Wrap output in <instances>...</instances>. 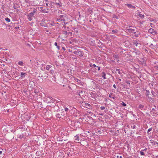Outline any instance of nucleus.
I'll use <instances>...</instances> for the list:
<instances>
[{
    "mask_svg": "<svg viewBox=\"0 0 158 158\" xmlns=\"http://www.w3.org/2000/svg\"><path fill=\"white\" fill-rule=\"evenodd\" d=\"M85 105L86 107L87 108H88L89 109H91V107H92L88 103H85Z\"/></svg>",
    "mask_w": 158,
    "mask_h": 158,
    "instance_id": "12",
    "label": "nucleus"
},
{
    "mask_svg": "<svg viewBox=\"0 0 158 158\" xmlns=\"http://www.w3.org/2000/svg\"><path fill=\"white\" fill-rule=\"evenodd\" d=\"M73 53L81 57H82L84 55L83 52L82 51H81L80 49H77V50H75Z\"/></svg>",
    "mask_w": 158,
    "mask_h": 158,
    "instance_id": "1",
    "label": "nucleus"
},
{
    "mask_svg": "<svg viewBox=\"0 0 158 158\" xmlns=\"http://www.w3.org/2000/svg\"><path fill=\"white\" fill-rule=\"evenodd\" d=\"M56 47L59 50L60 49V47L59 46H56Z\"/></svg>",
    "mask_w": 158,
    "mask_h": 158,
    "instance_id": "37",
    "label": "nucleus"
},
{
    "mask_svg": "<svg viewBox=\"0 0 158 158\" xmlns=\"http://www.w3.org/2000/svg\"><path fill=\"white\" fill-rule=\"evenodd\" d=\"M58 2H53V3L56 4L58 5L60 7H61L62 6L61 3L59 0H58Z\"/></svg>",
    "mask_w": 158,
    "mask_h": 158,
    "instance_id": "10",
    "label": "nucleus"
},
{
    "mask_svg": "<svg viewBox=\"0 0 158 158\" xmlns=\"http://www.w3.org/2000/svg\"><path fill=\"white\" fill-rule=\"evenodd\" d=\"M68 155L69 156H70V155H71V154H68Z\"/></svg>",
    "mask_w": 158,
    "mask_h": 158,
    "instance_id": "51",
    "label": "nucleus"
},
{
    "mask_svg": "<svg viewBox=\"0 0 158 158\" xmlns=\"http://www.w3.org/2000/svg\"><path fill=\"white\" fill-rule=\"evenodd\" d=\"M150 143H152V145H156L157 146V145L158 144V142H156L154 140H152V139L150 140Z\"/></svg>",
    "mask_w": 158,
    "mask_h": 158,
    "instance_id": "7",
    "label": "nucleus"
},
{
    "mask_svg": "<svg viewBox=\"0 0 158 158\" xmlns=\"http://www.w3.org/2000/svg\"><path fill=\"white\" fill-rule=\"evenodd\" d=\"M74 139L77 141H79L80 140L79 137V135H77L74 137Z\"/></svg>",
    "mask_w": 158,
    "mask_h": 158,
    "instance_id": "11",
    "label": "nucleus"
},
{
    "mask_svg": "<svg viewBox=\"0 0 158 158\" xmlns=\"http://www.w3.org/2000/svg\"><path fill=\"white\" fill-rule=\"evenodd\" d=\"M119 80L120 81H121V79H119Z\"/></svg>",
    "mask_w": 158,
    "mask_h": 158,
    "instance_id": "52",
    "label": "nucleus"
},
{
    "mask_svg": "<svg viewBox=\"0 0 158 158\" xmlns=\"http://www.w3.org/2000/svg\"><path fill=\"white\" fill-rule=\"evenodd\" d=\"M73 124H75V123H74V122L73 123H72L71 125H72V126H74Z\"/></svg>",
    "mask_w": 158,
    "mask_h": 158,
    "instance_id": "48",
    "label": "nucleus"
},
{
    "mask_svg": "<svg viewBox=\"0 0 158 158\" xmlns=\"http://www.w3.org/2000/svg\"><path fill=\"white\" fill-rule=\"evenodd\" d=\"M48 3H46V6H47V7L48 6Z\"/></svg>",
    "mask_w": 158,
    "mask_h": 158,
    "instance_id": "44",
    "label": "nucleus"
},
{
    "mask_svg": "<svg viewBox=\"0 0 158 158\" xmlns=\"http://www.w3.org/2000/svg\"><path fill=\"white\" fill-rule=\"evenodd\" d=\"M64 110L65 111H68L69 110V111H70V110H69V109L67 107H65L64 108Z\"/></svg>",
    "mask_w": 158,
    "mask_h": 158,
    "instance_id": "29",
    "label": "nucleus"
},
{
    "mask_svg": "<svg viewBox=\"0 0 158 158\" xmlns=\"http://www.w3.org/2000/svg\"><path fill=\"white\" fill-rule=\"evenodd\" d=\"M152 130V127H151V128H149L148 130V131H147V133L148 134L149 132L151 131Z\"/></svg>",
    "mask_w": 158,
    "mask_h": 158,
    "instance_id": "27",
    "label": "nucleus"
},
{
    "mask_svg": "<svg viewBox=\"0 0 158 158\" xmlns=\"http://www.w3.org/2000/svg\"><path fill=\"white\" fill-rule=\"evenodd\" d=\"M16 29H19V27H15Z\"/></svg>",
    "mask_w": 158,
    "mask_h": 158,
    "instance_id": "50",
    "label": "nucleus"
},
{
    "mask_svg": "<svg viewBox=\"0 0 158 158\" xmlns=\"http://www.w3.org/2000/svg\"><path fill=\"white\" fill-rule=\"evenodd\" d=\"M48 1V0H44V2H47Z\"/></svg>",
    "mask_w": 158,
    "mask_h": 158,
    "instance_id": "42",
    "label": "nucleus"
},
{
    "mask_svg": "<svg viewBox=\"0 0 158 158\" xmlns=\"http://www.w3.org/2000/svg\"><path fill=\"white\" fill-rule=\"evenodd\" d=\"M2 151H0V155L2 154Z\"/></svg>",
    "mask_w": 158,
    "mask_h": 158,
    "instance_id": "49",
    "label": "nucleus"
},
{
    "mask_svg": "<svg viewBox=\"0 0 158 158\" xmlns=\"http://www.w3.org/2000/svg\"><path fill=\"white\" fill-rule=\"evenodd\" d=\"M116 70L118 72V73L119 74H120V69H116Z\"/></svg>",
    "mask_w": 158,
    "mask_h": 158,
    "instance_id": "33",
    "label": "nucleus"
},
{
    "mask_svg": "<svg viewBox=\"0 0 158 158\" xmlns=\"http://www.w3.org/2000/svg\"><path fill=\"white\" fill-rule=\"evenodd\" d=\"M75 80L78 83H80L81 82V80L78 79L77 78H76L75 79Z\"/></svg>",
    "mask_w": 158,
    "mask_h": 158,
    "instance_id": "26",
    "label": "nucleus"
},
{
    "mask_svg": "<svg viewBox=\"0 0 158 158\" xmlns=\"http://www.w3.org/2000/svg\"><path fill=\"white\" fill-rule=\"evenodd\" d=\"M151 25H152V23H151Z\"/></svg>",
    "mask_w": 158,
    "mask_h": 158,
    "instance_id": "58",
    "label": "nucleus"
},
{
    "mask_svg": "<svg viewBox=\"0 0 158 158\" xmlns=\"http://www.w3.org/2000/svg\"><path fill=\"white\" fill-rule=\"evenodd\" d=\"M152 110L154 112H155L156 111V110L155 109V108H152Z\"/></svg>",
    "mask_w": 158,
    "mask_h": 158,
    "instance_id": "34",
    "label": "nucleus"
},
{
    "mask_svg": "<svg viewBox=\"0 0 158 158\" xmlns=\"http://www.w3.org/2000/svg\"><path fill=\"white\" fill-rule=\"evenodd\" d=\"M35 12V11L34 10L33 12H31L27 15V19L29 21H31L32 20Z\"/></svg>",
    "mask_w": 158,
    "mask_h": 158,
    "instance_id": "2",
    "label": "nucleus"
},
{
    "mask_svg": "<svg viewBox=\"0 0 158 158\" xmlns=\"http://www.w3.org/2000/svg\"><path fill=\"white\" fill-rule=\"evenodd\" d=\"M136 126L134 125H133L131 126V127L132 129H135L136 128Z\"/></svg>",
    "mask_w": 158,
    "mask_h": 158,
    "instance_id": "25",
    "label": "nucleus"
},
{
    "mask_svg": "<svg viewBox=\"0 0 158 158\" xmlns=\"http://www.w3.org/2000/svg\"><path fill=\"white\" fill-rule=\"evenodd\" d=\"M139 17L142 19L144 18V16L143 15H142L140 14H139Z\"/></svg>",
    "mask_w": 158,
    "mask_h": 158,
    "instance_id": "22",
    "label": "nucleus"
},
{
    "mask_svg": "<svg viewBox=\"0 0 158 158\" xmlns=\"http://www.w3.org/2000/svg\"><path fill=\"white\" fill-rule=\"evenodd\" d=\"M52 67V66L50 65H48L46 66V69L47 70H50Z\"/></svg>",
    "mask_w": 158,
    "mask_h": 158,
    "instance_id": "14",
    "label": "nucleus"
},
{
    "mask_svg": "<svg viewBox=\"0 0 158 158\" xmlns=\"http://www.w3.org/2000/svg\"><path fill=\"white\" fill-rule=\"evenodd\" d=\"M121 104L123 106H126V103H125L124 102H123L121 103Z\"/></svg>",
    "mask_w": 158,
    "mask_h": 158,
    "instance_id": "30",
    "label": "nucleus"
},
{
    "mask_svg": "<svg viewBox=\"0 0 158 158\" xmlns=\"http://www.w3.org/2000/svg\"><path fill=\"white\" fill-rule=\"evenodd\" d=\"M63 17H64L63 15H60V18H62Z\"/></svg>",
    "mask_w": 158,
    "mask_h": 158,
    "instance_id": "40",
    "label": "nucleus"
},
{
    "mask_svg": "<svg viewBox=\"0 0 158 158\" xmlns=\"http://www.w3.org/2000/svg\"><path fill=\"white\" fill-rule=\"evenodd\" d=\"M109 96L110 97H111V96H110V95H109Z\"/></svg>",
    "mask_w": 158,
    "mask_h": 158,
    "instance_id": "53",
    "label": "nucleus"
},
{
    "mask_svg": "<svg viewBox=\"0 0 158 158\" xmlns=\"http://www.w3.org/2000/svg\"><path fill=\"white\" fill-rule=\"evenodd\" d=\"M138 108L142 110H143L145 109L144 106L141 104H139V105L138 106Z\"/></svg>",
    "mask_w": 158,
    "mask_h": 158,
    "instance_id": "8",
    "label": "nucleus"
},
{
    "mask_svg": "<svg viewBox=\"0 0 158 158\" xmlns=\"http://www.w3.org/2000/svg\"><path fill=\"white\" fill-rule=\"evenodd\" d=\"M26 73L22 72H21V77L23 78L25 77Z\"/></svg>",
    "mask_w": 158,
    "mask_h": 158,
    "instance_id": "17",
    "label": "nucleus"
},
{
    "mask_svg": "<svg viewBox=\"0 0 158 158\" xmlns=\"http://www.w3.org/2000/svg\"><path fill=\"white\" fill-rule=\"evenodd\" d=\"M125 5L130 8L135 9V6H133L131 4H125Z\"/></svg>",
    "mask_w": 158,
    "mask_h": 158,
    "instance_id": "6",
    "label": "nucleus"
},
{
    "mask_svg": "<svg viewBox=\"0 0 158 158\" xmlns=\"http://www.w3.org/2000/svg\"><path fill=\"white\" fill-rule=\"evenodd\" d=\"M143 152V151L142 150H141V151H140V154L142 156H143L145 155L144 152Z\"/></svg>",
    "mask_w": 158,
    "mask_h": 158,
    "instance_id": "24",
    "label": "nucleus"
},
{
    "mask_svg": "<svg viewBox=\"0 0 158 158\" xmlns=\"http://www.w3.org/2000/svg\"><path fill=\"white\" fill-rule=\"evenodd\" d=\"M97 67L98 68V71H99L100 70V67H99L98 66H97Z\"/></svg>",
    "mask_w": 158,
    "mask_h": 158,
    "instance_id": "36",
    "label": "nucleus"
},
{
    "mask_svg": "<svg viewBox=\"0 0 158 158\" xmlns=\"http://www.w3.org/2000/svg\"><path fill=\"white\" fill-rule=\"evenodd\" d=\"M147 149V148H146L142 150L143 151H146Z\"/></svg>",
    "mask_w": 158,
    "mask_h": 158,
    "instance_id": "45",
    "label": "nucleus"
},
{
    "mask_svg": "<svg viewBox=\"0 0 158 158\" xmlns=\"http://www.w3.org/2000/svg\"><path fill=\"white\" fill-rule=\"evenodd\" d=\"M146 96H149V94H150L149 91L148 90H146Z\"/></svg>",
    "mask_w": 158,
    "mask_h": 158,
    "instance_id": "23",
    "label": "nucleus"
},
{
    "mask_svg": "<svg viewBox=\"0 0 158 158\" xmlns=\"http://www.w3.org/2000/svg\"><path fill=\"white\" fill-rule=\"evenodd\" d=\"M148 32L150 33H152L153 35H155L157 34L156 31H155L154 29L152 28H150L149 29Z\"/></svg>",
    "mask_w": 158,
    "mask_h": 158,
    "instance_id": "4",
    "label": "nucleus"
},
{
    "mask_svg": "<svg viewBox=\"0 0 158 158\" xmlns=\"http://www.w3.org/2000/svg\"><path fill=\"white\" fill-rule=\"evenodd\" d=\"M54 45L55 46H57V43L56 42H55V44H54Z\"/></svg>",
    "mask_w": 158,
    "mask_h": 158,
    "instance_id": "39",
    "label": "nucleus"
},
{
    "mask_svg": "<svg viewBox=\"0 0 158 158\" xmlns=\"http://www.w3.org/2000/svg\"><path fill=\"white\" fill-rule=\"evenodd\" d=\"M49 5H50V6H52V4H50Z\"/></svg>",
    "mask_w": 158,
    "mask_h": 158,
    "instance_id": "54",
    "label": "nucleus"
},
{
    "mask_svg": "<svg viewBox=\"0 0 158 158\" xmlns=\"http://www.w3.org/2000/svg\"><path fill=\"white\" fill-rule=\"evenodd\" d=\"M64 34H65L66 35L67 34V31H64Z\"/></svg>",
    "mask_w": 158,
    "mask_h": 158,
    "instance_id": "43",
    "label": "nucleus"
},
{
    "mask_svg": "<svg viewBox=\"0 0 158 158\" xmlns=\"http://www.w3.org/2000/svg\"><path fill=\"white\" fill-rule=\"evenodd\" d=\"M154 106L155 107V108H156V106Z\"/></svg>",
    "mask_w": 158,
    "mask_h": 158,
    "instance_id": "55",
    "label": "nucleus"
},
{
    "mask_svg": "<svg viewBox=\"0 0 158 158\" xmlns=\"http://www.w3.org/2000/svg\"><path fill=\"white\" fill-rule=\"evenodd\" d=\"M157 68H158V66L157 67Z\"/></svg>",
    "mask_w": 158,
    "mask_h": 158,
    "instance_id": "59",
    "label": "nucleus"
},
{
    "mask_svg": "<svg viewBox=\"0 0 158 158\" xmlns=\"http://www.w3.org/2000/svg\"><path fill=\"white\" fill-rule=\"evenodd\" d=\"M113 57H114L115 59H118L119 58L118 55L117 54H115L113 55Z\"/></svg>",
    "mask_w": 158,
    "mask_h": 158,
    "instance_id": "15",
    "label": "nucleus"
},
{
    "mask_svg": "<svg viewBox=\"0 0 158 158\" xmlns=\"http://www.w3.org/2000/svg\"><path fill=\"white\" fill-rule=\"evenodd\" d=\"M151 93L152 94V95H154V93H155V92L153 91V90H152V91H151Z\"/></svg>",
    "mask_w": 158,
    "mask_h": 158,
    "instance_id": "35",
    "label": "nucleus"
},
{
    "mask_svg": "<svg viewBox=\"0 0 158 158\" xmlns=\"http://www.w3.org/2000/svg\"><path fill=\"white\" fill-rule=\"evenodd\" d=\"M40 9L42 10V12L43 13H48V12L46 11L45 9H44L43 7H41Z\"/></svg>",
    "mask_w": 158,
    "mask_h": 158,
    "instance_id": "16",
    "label": "nucleus"
},
{
    "mask_svg": "<svg viewBox=\"0 0 158 158\" xmlns=\"http://www.w3.org/2000/svg\"><path fill=\"white\" fill-rule=\"evenodd\" d=\"M133 44H135L136 47H138L140 48L141 46V44L140 43H138L137 41L135 40L133 42Z\"/></svg>",
    "mask_w": 158,
    "mask_h": 158,
    "instance_id": "5",
    "label": "nucleus"
},
{
    "mask_svg": "<svg viewBox=\"0 0 158 158\" xmlns=\"http://www.w3.org/2000/svg\"><path fill=\"white\" fill-rule=\"evenodd\" d=\"M5 20L7 22H10V19H9L8 17H6L5 19Z\"/></svg>",
    "mask_w": 158,
    "mask_h": 158,
    "instance_id": "20",
    "label": "nucleus"
},
{
    "mask_svg": "<svg viewBox=\"0 0 158 158\" xmlns=\"http://www.w3.org/2000/svg\"><path fill=\"white\" fill-rule=\"evenodd\" d=\"M148 100L149 102H151L153 103L154 102V100L153 98H152L151 97L148 96Z\"/></svg>",
    "mask_w": 158,
    "mask_h": 158,
    "instance_id": "9",
    "label": "nucleus"
},
{
    "mask_svg": "<svg viewBox=\"0 0 158 158\" xmlns=\"http://www.w3.org/2000/svg\"><path fill=\"white\" fill-rule=\"evenodd\" d=\"M61 115H62L61 114L60 115L58 113L56 114V116L57 118H60L61 117Z\"/></svg>",
    "mask_w": 158,
    "mask_h": 158,
    "instance_id": "21",
    "label": "nucleus"
},
{
    "mask_svg": "<svg viewBox=\"0 0 158 158\" xmlns=\"http://www.w3.org/2000/svg\"><path fill=\"white\" fill-rule=\"evenodd\" d=\"M112 33L113 34H115L117 32V31L116 30H112Z\"/></svg>",
    "mask_w": 158,
    "mask_h": 158,
    "instance_id": "28",
    "label": "nucleus"
},
{
    "mask_svg": "<svg viewBox=\"0 0 158 158\" xmlns=\"http://www.w3.org/2000/svg\"><path fill=\"white\" fill-rule=\"evenodd\" d=\"M100 109L101 110H103L105 109V107L103 106H101L100 107Z\"/></svg>",
    "mask_w": 158,
    "mask_h": 158,
    "instance_id": "31",
    "label": "nucleus"
},
{
    "mask_svg": "<svg viewBox=\"0 0 158 158\" xmlns=\"http://www.w3.org/2000/svg\"><path fill=\"white\" fill-rule=\"evenodd\" d=\"M134 28V27H133ZM128 31L130 33H133L135 34H136V32H137V31H135V28H129L127 29Z\"/></svg>",
    "mask_w": 158,
    "mask_h": 158,
    "instance_id": "3",
    "label": "nucleus"
},
{
    "mask_svg": "<svg viewBox=\"0 0 158 158\" xmlns=\"http://www.w3.org/2000/svg\"><path fill=\"white\" fill-rule=\"evenodd\" d=\"M49 99H50V101H48V102H54V100L53 99L52 97H49Z\"/></svg>",
    "mask_w": 158,
    "mask_h": 158,
    "instance_id": "19",
    "label": "nucleus"
},
{
    "mask_svg": "<svg viewBox=\"0 0 158 158\" xmlns=\"http://www.w3.org/2000/svg\"><path fill=\"white\" fill-rule=\"evenodd\" d=\"M62 49L64 51H65L66 50V49L65 47H62Z\"/></svg>",
    "mask_w": 158,
    "mask_h": 158,
    "instance_id": "38",
    "label": "nucleus"
},
{
    "mask_svg": "<svg viewBox=\"0 0 158 158\" xmlns=\"http://www.w3.org/2000/svg\"><path fill=\"white\" fill-rule=\"evenodd\" d=\"M101 75L102 77H103L104 79H106V74L104 72H102L101 73Z\"/></svg>",
    "mask_w": 158,
    "mask_h": 158,
    "instance_id": "13",
    "label": "nucleus"
},
{
    "mask_svg": "<svg viewBox=\"0 0 158 158\" xmlns=\"http://www.w3.org/2000/svg\"><path fill=\"white\" fill-rule=\"evenodd\" d=\"M93 66H94V67H97V66H96L95 65V64H93Z\"/></svg>",
    "mask_w": 158,
    "mask_h": 158,
    "instance_id": "47",
    "label": "nucleus"
},
{
    "mask_svg": "<svg viewBox=\"0 0 158 158\" xmlns=\"http://www.w3.org/2000/svg\"><path fill=\"white\" fill-rule=\"evenodd\" d=\"M18 64L19 65L21 66H24L23 62L22 61H19L18 62Z\"/></svg>",
    "mask_w": 158,
    "mask_h": 158,
    "instance_id": "18",
    "label": "nucleus"
},
{
    "mask_svg": "<svg viewBox=\"0 0 158 158\" xmlns=\"http://www.w3.org/2000/svg\"><path fill=\"white\" fill-rule=\"evenodd\" d=\"M89 22H91V20H90L89 21Z\"/></svg>",
    "mask_w": 158,
    "mask_h": 158,
    "instance_id": "56",
    "label": "nucleus"
},
{
    "mask_svg": "<svg viewBox=\"0 0 158 158\" xmlns=\"http://www.w3.org/2000/svg\"><path fill=\"white\" fill-rule=\"evenodd\" d=\"M139 33H138V34H135L134 35L135 37H138L139 35Z\"/></svg>",
    "mask_w": 158,
    "mask_h": 158,
    "instance_id": "32",
    "label": "nucleus"
},
{
    "mask_svg": "<svg viewBox=\"0 0 158 158\" xmlns=\"http://www.w3.org/2000/svg\"><path fill=\"white\" fill-rule=\"evenodd\" d=\"M73 109H75V108H73Z\"/></svg>",
    "mask_w": 158,
    "mask_h": 158,
    "instance_id": "57",
    "label": "nucleus"
},
{
    "mask_svg": "<svg viewBox=\"0 0 158 158\" xmlns=\"http://www.w3.org/2000/svg\"><path fill=\"white\" fill-rule=\"evenodd\" d=\"M89 66L90 67H92V66H93L92 64H90Z\"/></svg>",
    "mask_w": 158,
    "mask_h": 158,
    "instance_id": "46",
    "label": "nucleus"
},
{
    "mask_svg": "<svg viewBox=\"0 0 158 158\" xmlns=\"http://www.w3.org/2000/svg\"><path fill=\"white\" fill-rule=\"evenodd\" d=\"M113 87H114V88L115 89H116V85H115V84H114L113 85Z\"/></svg>",
    "mask_w": 158,
    "mask_h": 158,
    "instance_id": "41",
    "label": "nucleus"
}]
</instances>
